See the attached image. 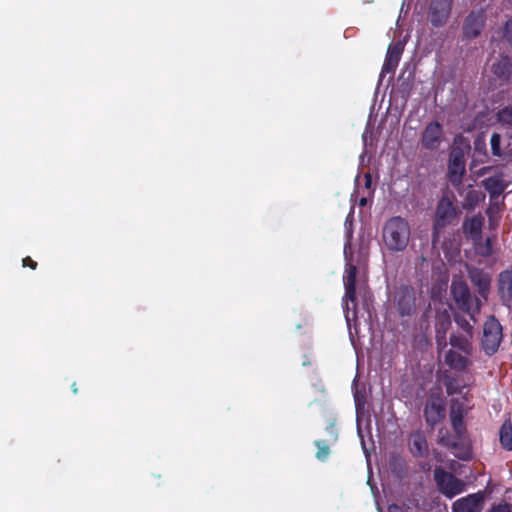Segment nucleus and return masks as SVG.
Returning a JSON list of instances; mask_svg holds the SVG:
<instances>
[{"mask_svg":"<svg viewBox=\"0 0 512 512\" xmlns=\"http://www.w3.org/2000/svg\"><path fill=\"white\" fill-rule=\"evenodd\" d=\"M410 236V225L401 216L389 218L382 228V241L390 252L404 251L409 244Z\"/></svg>","mask_w":512,"mask_h":512,"instance_id":"1","label":"nucleus"},{"mask_svg":"<svg viewBox=\"0 0 512 512\" xmlns=\"http://www.w3.org/2000/svg\"><path fill=\"white\" fill-rule=\"evenodd\" d=\"M438 443L451 450L455 457L468 461L472 459L473 452L467 433H451L445 428L438 431Z\"/></svg>","mask_w":512,"mask_h":512,"instance_id":"2","label":"nucleus"},{"mask_svg":"<svg viewBox=\"0 0 512 512\" xmlns=\"http://www.w3.org/2000/svg\"><path fill=\"white\" fill-rule=\"evenodd\" d=\"M451 295L457 308L468 314L475 322V315L480 312L481 302L478 297L471 295L467 283L463 280H453L451 284Z\"/></svg>","mask_w":512,"mask_h":512,"instance_id":"3","label":"nucleus"},{"mask_svg":"<svg viewBox=\"0 0 512 512\" xmlns=\"http://www.w3.org/2000/svg\"><path fill=\"white\" fill-rule=\"evenodd\" d=\"M502 339V325L494 315L489 316L483 324V333L480 339L482 351L487 356H493L498 351Z\"/></svg>","mask_w":512,"mask_h":512,"instance_id":"4","label":"nucleus"},{"mask_svg":"<svg viewBox=\"0 0 512 512\" xmlns=\"http://www.w3.org/2000/svg\"><path fill=\"white\" fill-rule=\"evenodd\" d=\"M433 476L439 491L448 498H453L465 490L464 481L442 467H436Z\"/></svg>","mask_w":512,"mask_h":512,"instance_id":"5","label":"nucleus"},{"mask_svg":"<svg viewBox=\"0 0 512 512\" xmlns=\"http://www.w3.org/2000/svg\"><path fill=\"white\" fill-rule=\"evenodd\" d=\"M457 216L456 207L448 197H442L436 206L433 224V243L438 239V231L450 225Z\"/></svg>","mask_w":512,"mask_h":512,"instance_id":"6","label":"nucleus"},{"mask_svg":"<svg viewBox=\"0 0 512 512\" xmlns=\"http://www.w3.org/2000/svg\"><path fill=\"white\" fill-rule=\"evenodd\" d=\"M393 300L401 317L411 316L416 310L415 291L410 286L402 285L396 289Z\"/></svg>","mask_w":512,"mask_h":512,"instance_id":"7","label":"nucleus"},{"mask_svg":"<svg viewBox=\"0 0 512 512\" xmlns=\"http://www.w3.org/2000/svg\"><path fill=\"white\" fill-rule=\"evenodd\" d=\"M446 407L440 395L432 394L426 401L423 415L427 425L436 426L445 418Z\"/></svg>","mask_w":512,"mask_h":512,"instance_id":"8","label":"nucleus"},{"mask_svg":"<svg viewBox=\"0 0 512 512\" xmlns=\"http://www.w3.org/2000/svg\"><path fill=\"white\" fill-rule=\"evenodd\" d=\"M465 159L461 151H452L448 162V180L454 188L462 186L465 174Z\"/></svg>","mask_w":512,"mask_h":512,"instance_id":"9","label":"nucleus"},{"mask_svg":"<svg viewBox=\"0 0 512 512\" xmlns=\"http://www.w3.org/2000/svg\"><path fill=\"white\" fill-rule=\"evenodd\" d=\"M486 16L483 10L471 11L463 23V37L472 40L478 37L485 26Z\"/></svg>","mask_w":512,"mask_h":512,"instance_id":"10","label":"nucleus"},{"mask_svg":"<svg viewBox=\"0 0 512 512\" xmlns=\"http://www.w3.org/2000/svg\"><path fill=\"white\" fill-rule=\"evenodd\" d=\"M484 501V491L469 494L453 503L452 512H482Z\"/></svg>","mask_w":512,"mask_h":512,"instance_id":"11","label":"nucleus"},{"mask_svg":"<svg viewBox=\"0 0 512 512\" xmlns=\"http://www.w3.org/2000/svg\"><path fill=\"white\" fill-rule=\"evenodd\" d=\"M443 139V127L437 121L426 125L421 135V144L427 150H436L440 147Z\"/></svg>","mask_w":512,"mask_h":512,"instance_id":"12","label":"nucleus"},{"mask_svg":"<svg viewBox=\"0 0 512 512\" xmlns=\"http://www.w3.org/2000/svg\"><path fill=\"white\" fill-rule=\"evenodd\" d=\"M453 0H432L430 5V21L433 26H443L450 16Z\"/></svg>","mask_w":512,"mask_h":512,"instance_id":"13","label":"nucleus"},{"mask_svg":"<svg viewBox=\"0 0 512 512\" xmlns=\"http://www.w3.org/2000/svg\"><path fill=\"white\" fill-rule=\"evenodd\" d=\"M491 72L501 85L507 84L512 79V56L501 54L499 58L493 62Z\"/></svg>","mask_w":512,"mask_h":512,"instance_id":"14","label":"nucleus"},{"mask_svg":"<svg viewBox=\"0 0 512 512\" xmlns=\"http://www.w3.org/2000/svg\"><path fill=\"white\" fill-rule=\"evenodd\" d=\"M356 277L357 267L353 264L347 265L344 276V310H349L348 302H350L353 305V309L356 308Z\"/></svg>","mask_w":512,"mask_h":512,"instance_id":"15","label":"nucleus"},{"mask_svg":"<svg viewBox=\"0 0 512 512\" xmlns=\"http://www.w3.org/2000/svg\"><path fill=\"white\" fill-rule=\"evenodd\" d=\"M459 195L463 198L461 206L464 210L473 211L482 201L485 200V193L481 190H476L473 185L464 187L463 185L456 188Z\"/></svg>","mask_w":512,"mask_h":512,"instance_id":"16","label":"nucleus"},{"mask_svg":"<svg viewBox=\"0 0 512 512\" xmlns=\"http://www.w3.org/2000/svg\"><path fill=\"white\" fill-rule=\"evenodd\" d=\"M484 221L485 219L481 213L464 219L462 230L465 237L472 243L482 240Z\"/></svg>","mask_w":512,"mask_h":512,"instance_id":"17","label":"nucleus"},{"mask_svg":"<svg viewBox=\"0 0 512 512\" xmlns=\"http://www.w3.org/2000/svg\"><path fill=\"white\" fill-rule=\"evenodd\" d=\"M468 277L472 284L477 287L480 297L486 300L491 286L490 274L481 268L472 267L468 270Z\"/></svg>","mask_w":512,"mask_h":512,"instance_id":"18","label":"nucleus"},{"mask_svg":"<svg viewBox=\"0 0 512 512\" xmlns=\"http://www.w3.org/2000/svg\"><path fill=\"white\" fill-rule=\"evenodd\" d=\"M497 286L501 303L510 309L512 307V270L500 272Z\"/></svg>","mask_w":512,"mask_h":512,"instance_id":"19","label":"nucleus"},{"mask_svg":"<svg viewBox=\"0 0 512 512\" xmlns=\"http://www.w3.org/2000/svg\"><path fill=\"white\" fill-rule=\"evenodd\" d=\"M450 421L453 433H467V429L464 423V407L463 404L457 399H452L451 401Z\"/></svg>","mask_w":512,"mask_h":512,"instance_id":"20","label":"nucleus"},{"mask_svg":"<svg viewBox=\"0 0 512 512\" xmlns=\"http://www.w3.org/2000/svg\"><path fill=\"white\" fill-rule=\"evenodd\" d=\"M409 450L414 457H425L428 455V442L423 431L416 430L410 434Z\"/></svg>","mask_w":512,"mask_h":512,"instance_id":"21","label":"nucleus"},{"mask_svg":"<svg viewBox=\"0 0 512 512\" xmlns=\"http://www.w3.org/2000/svg\"><path fill=\"white\" fill-rule=\"evenodd\" d=\"M509 142L505 140L502 135L494 132L490 138L491 154L499 160H508L512 156L509 152Z\"/></svg>","mask_w":512,"mask_h":512,"instance_id":"22","label":"nucleus"},{"mask_svg":"<svg viewBox=\"0 0 512 512\" xmlns=\"http://www.w3.org/2000/svg\"><path fill=\"white\" fill-rule=\"evenodd\" d=\"M402 52L403 46L401 43L389 45L381 72L393 73L399 64Z\"/></svg>","mask_w":512,"mask_h":512,"instance_id":"23","label":"nucleus"},{"mask_svg":"<svg viewBox=\"0 0 512 512\" xmlns=\"http://www.w3.org/2000/svg\"><path fill=\"white\" fill-rule=\"evenodd\" d=\"M484 188L488 191L491 199L498 198L506 189L507 185L504 182L503 175L497 174L488 177L482 181Z\"/></svg>","mask_w":512,"mask_h":512,"instance_id":"24","label":"nucleus"},{"mask_svg":"<svg viewBox=\"0 0 512 512\" xmlns=\"http://www.w3.org/2000/svg\"><path fill=\"white\" fill-rule=\"evenodd\" d=\"M445 363L453 370L458 372L465 371L470 365L471 361L466 356L461 355L460 353L450 349L445 354Z\"/></svg>","mask_w":512,"mask_h":512,"instance_id":"25","label":"nucleus"},{"mask_svg":"<svg viewBox=\"0 0 512 512\" xmlns=\"http://www.w3.org/2000/svg\"><path fill=\"white\" fill-rule=\"evenodd\" d=\"M472 338L473 336L468 334L463 335L459 333H453L450 335L449 343L453 348H456L465 353L467 356H470L473 352Z\"/></svg>","mask_w":512,"mask_h":512,"instance_id":"26","label":"nucleus"},{"mask_svg":"<svg viewBox=\"0 0 512 512\" xmlns=\"http://www.w3.org/2000/svg\"><path fill=\"white\" fill-rule=\"evenodd\" d=\"M499 441L504 450L512 451V424L510 419L505 420L501 425Z\"/></svg>","mask_w":512,"mask_h":512,"instance_id":"27","label":"nucleus"},{"mask_svg":"<svg viewBox=\"0 0 512 512\" xmlns=\"http://www.w3.org/2000/svg\"><path fill=\"white\" fill-rule=\"evenodd\" d=\"M444 386H445L446 392L449 396L455 395V394H461L463 391V388L465 387L461 378L456 375L455 376L446 375L444 377Z\"/></svg>","mask_w":512,"mask_h":512,"instance_id":"28","label":"nucleus"},{"mask_svg":"<svg viewBox=\"0 0 512 512\" xmlns=\"http://www.w3.org/2000/svg\"><path fill=\"white\" fill-rule=\"evenodd\" d=\"M477 254L481 257L487 258L493 254V245L490 237H487L485 241L480 240L473 243Z\"/></svg>","mask_w":512,"mask_h":512,"instance_id":"29","label":"nucleus"},{"mask_svg":"<svg viewBox=\"0 0 512 512\" xmlns=\"http://www.w3.org/2000/svg\"><path fill=\"white\" fill-rule=\"evenodd\" d=\"M474 155L479 157L481 162L488 160V152L486 149V141L483 137H477L474 141Z\"/></svg>","mask_w":512,"mask_h":512,"instance_id":"30","label":"nucleus"},{"mask_svg":"<svg viewBox=\"0 0 512 512\" xmlns=\"http://www.w3.org/2000/svg\"><path fill=\"white\" fill-rule=\"evenodd\" d=\"M453 319L454 322L459 326V328H461L466 334L473 336L474 327L472 324H470V322L464 315L460 313H454Z\"/></svg>","mask_w":512,"mask_h":512,"instance_id":"31","label":"nucleus"},{"mask_svg":"<svg viewBox=\"0 0 512 512\" xmlns=\"http://www.w3.org/2000/svg\"><path fill=\"white\" fill-rule=\"evenodd\" d=\"M317 447L316 458L320 461H326L330 455V447L324 440H316L314 442Z\"/></svg>","mask_w":512,"mask_h":512,"instance_id":"32","label":"nucleus"},{"mask_svg":"<svg viewBox=\"0 0 512 512\" xmlns=\"http://www.w3.org/2000/svg\"><path fill=\"white\" fill-rule=\"evenodd\" d=\"M497 117L500 123L512 128V104L499 110Z\"/></svg>","mask_w":512,"mask_h":512,"instance_id":"33","label":"nucleus"},{"mask_svg":"<svg viewBox=\"0 0 512 512\" xmlns=\"http://www.w3.org/2000/svg\"><path fill=\"white\" fill-rule=\"evenodd\" d=\"M487 512H512V504L507 502L494 504Z\"/></svg>","mask_w":512,"mask_h":512,"instance_id":"34","label":"nucleus"},{"mask_svg":"<svg viewBox=\"0 0 512 512\" xmlns=\"http://www.w3.org/2000/svg\"><path fill=\"white\" fill-rule=\"evenodd\" d=\"M503 37L512 47V19L508 20L504 25Z\"/></svg>","mask_w":512,"mask_h":512,"instance_id":"35","label":"nucleus"},{"mask_svg":"<svg viewBox=\"0 0 512 512\" xmlns=\"http://www.w3.org/2000/svg\"><path fill=\"white\" fill-rule=\"evenodd\" d=\"M22 265L23 267H29L32 270H35L37 268V262L34 261L30 256L23 258Z\"/></svg>","mask_w":512,"mask_h":512,"instance_id":"36","label":"nucleus"},{"mask_svg":"<svg viewBox=\"0 0 512 512\" xmlns=\"http://www.w3.org/2000/svg\"><path fill=\"white\" fill-rule=\"evenodd\" d=\"M328 434L333 438V440H336L337 439V432H336V428H335V423L332 422L330 423L327 428H326Z\"/></svg>","mask_w":512,"mask_h":512,"instance_id":"37","label":"nucleus"},{"mask_svg":"<svg viewBox=\"0 0 512 512\" xmlns=\"http://www.w3.org/2000/svg\"><path fill=\"white\" fill-rule=\"evenodd\" d=\"M364 180H365V187L367 189H370L371 186H372V177H371V174L370 173H366L364 175Z\"/></svg>","mask_w":512,"mask_h":512,"instance_id":"38","label":"nucleus"},{"mask_svg":"<svg viewBox=\"0 0 512 512\" xmlns=\"http://www.w3.org/2000/svg\"><path fill=\"white\" fill-rule=\"evenodd\" d=\"M388 512H403L402 508L397 504H391L388 507Z\"/></svg>","mask_w":512,"mask_h":512,"instance_id":"39","label":"nucleus"},{"mask_svg":"<svg viewBox=\"0 0 512 512\" xmlns=\"http://www.w3.org/2000/svg\"><path fill=\"white\" fill-rule=\"evenodd\" d=\"M420 466L426 472L431 470V465L429 463H422Z\"/></svg>","mask_w":512,"mask_h":512,"instance_id":"40","label":"nucleus"},{"mask_svg":"<svg viewBox=\"0 0 512 512\" xmlns=\"http://www.w3.org/2000/svg\"><path fill=\"white\" fill-rule=\"evenodd\" d=\"M359 205H360L361 207L366 206V205H367V198L362 197V198L359 200Z\"/></svg>","mask_w":512,"mask_h":512,"instance_id":"41","label":"nucleus"},{"mask_svg":"<svg viewBox=\"0 0 512 512\" xmlns=\"http://www.w3.org/2000/svg\"><path fill=\"white\" fill-rule=\"evenodd\" d=\"M71 388H72V391H73L75 394L78 392V388H77V386H76V383H73V384H72V386H71Z\"/></svg>","mask_w":512,"mask_h":512,"instance_id":"42","label":"nucleus"}]
</instances>
